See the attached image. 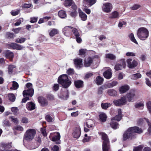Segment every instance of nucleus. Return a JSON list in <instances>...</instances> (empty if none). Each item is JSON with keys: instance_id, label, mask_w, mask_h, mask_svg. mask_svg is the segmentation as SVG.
Returning <instances> with one entry per match:
<instances>
[{"instance_id": "nucleus-28", "label": "nucleus", "mask_w": 151, "mask_h": 151, "mask_svg": "<svg viewBox=\"0 0 151 151\" xmlns=\"http://www.w3.org/2000/svg\"><path fill=\"white\" fill-rule=\"evenodd\" d=\"M94 122L91 119L88 120L86 123V125L88 128H92L93 126Z\"/></svg>"}, {"instance_id": "nucleus-9", "label": "nucleus", "mask_w": 151, "mask_h": 151, "mask_svg": "<svg viewBox=\"0 0 151 151\" xmlns=\"http://www.w3.org/2000/svg\"><path fill=\"white\" fill-rule=\"evenodd\" d=\"M34 90L32 88H28L26 90H24L23 92V94L24 97H25L27 96H29L31 97L34 94Z\"/></svg>"}, {"instance_id": "nucleus-40", "label": "nucleus", "mask_w": 151, "mask_h": 151, "mask_svg": "<svg viewBox=\"0 0 151 151\" xmlns=\"http://www.w3.org/2000/svg\"><path fill=\"white\" fill-rule=\"evenodd\" d=\"M73 2V0H65L64 4L65 6H69L71 5Z\"/></svg>"}, {"instance_id": "nucleus-17", "label": "nucleus", "mask_w": 151, "mask_h": 151, "mask_svg": "<svg viewBox=\"0 0 151 151\" xmlns=\"http://www.w3.org/2000/svg\"><path fill=\"white\" fill-rule=\"evenodd\" d=\"M103 75L106 78L110 79L112 77L111 70L110 69L107 70L104 73Z\"/></svg>"}, {"instance_id": "nucleus-49", "label": "nucleus", "mask_w": 151, "mask_h": 151, "mask_svg": "<svg viewBox=\"0 0 151 151\" xmlns=\"http://www.w3.org/2000/svg\"><path fill=\"white\" fill-rule=\"evenodd\" d=\"M122 118V116H120L119 115H117L116 116L114 117H112L111 120L112 121L113 120H116L118 121H120Z\"/></svg>"}, {"instance_id": "nucleus-24", "label": "nucleus", "mask_w": 151, "mask_h": 151, "mask_svg": "<svg viewBox=\"0 0 151 151\" xmlns=\"http://www.w3.org/2000/svg\"><path fill=\"white\" fill-rule=\"evenodd\" d=\"M59 30L55 28L52 29L49 32V35L50 37H53L59 33Z\"/></svg>"}, {"instance_id": "nucleus-48", "label": "nucleus", "mask_w": 151, "mask_h": 151, "mask_svg": "<svg viewBox=\"0 0 151 151\" xmlns=\"http://www.w3.org/2000/svg\"><path fill=\"white\" fill-rule=\"evenodd\" d=\"M9 99L12 101H14L15 99V97L13 94H9L8 95Z\"/></svg>"}, {"instance_id": "nucleus-14", "label": "nucleus", "mask_w": 151, "mask_h": 151, "mask_svg": "<svg viewBox=\"0 0 151 151\" xmlns=\"http://www.w3.org/2000/svg\"><path fill=\"white\" fill-rule=\"evenodd\" d=\"M38 101L39 103L42 106H46L48 104V102L47 100L44 97H39Z\"/></svg>"}, {"instance_id": "nucleus-15", "label": "nucleus", "mask_w": 151, "mask_h": 151, "mask_svg": "<svg viewBox=\"0 0 151 151\" xmlns=\"http://www.w3.org/2000/svg\"><path fill=\"white\" fill-rule=\"evenodd\" d=\"M93 61V58H92L88 57L86 58L84 61V65L86 67L90 66L92 63Z\"/></svg>"}, {"instance_id": "nucleus-58", "label": "nucleus", "mask_w": 151, "mask_h": 151, "mask_svg": "<svg viewBox=\"0 0 151 151\" xmlns=\"http://www.w3.org/2000/svg\"><path fill=\"white\" fill-rule=\"evenodd\" d=\"M10 119H11V121L14 123L17 124L18 122V120L17 118L13 117V116H11Z\"/></svg>"}, {"instance_id": "nucleus-62", "label": "nucleus", "mask_w": 151, "mask_h": 151, "mask_svg": "<svg viewBox=\"0 0 151 151\" xmlns=\"http://www.w3.org/2000/svg\"><path fill=\"white\" fill-rule=\"evenodd\" d=\"M144 106V104L142 103H139L135 105V107L136 108H140L141 107H143Z\"/></svg>"}, {"instance_id": "nucleus-11", "label": "nucleus", "mask_w": 151, "mask_h": 151, "mask_svg": "<svg viewBox=\"0 0 151 151\" xmlns=\"http://www.w3.org/2000/svg\"><path fill=\"white\" fill-rule=\"evenodd\" d=\"M132 59H129L127 60L128 67L130 68H132L136 67L137 65V62L135 60L132 62Z\"/></svg>"}, {"instance_id": "nucleus-20", "label": "nucleus", "mask_w": 151, "mask_h": 151, "mask_svg": "<svg viewBox=\"0 0 151 151\" xmlns=\"http://www.w3.org/2000/svg\"><path fill=\"white\" fill-rule=\"evenodd\" d=\"M129 89V86L125 85L119 88V92L121 93H123L126 92Z\"/></svg>"}, {"instance_id": "nucleus-27", "label": "nucleus", "mask_w": 151, "mask_h": 151, "mask_svg": "<svg viewBox=\"0 0 151 151\" xmlns=\"http://www.w3.org/2000/svg\"><path fill=\"white\" fill-rule=\"evenodd\" d=\"M96 82L98 85L102 84L104 81V79L100 76H98L96 78Z\"/></svg>"}, {"instance_id": "nucleus-34", "label": "nucleus", "mask_w": 151, "mask_h": 151, "mask_svg": "<svg viewBox=\"0 0 151 151\" xmlns=\"http://www.w3.org/2000/svg\"><path fill=\"white\" fill-rule=\"evenodd\" d=\"M111 104L109 103H102L101 106L103 109H106L111 106Z\"/></svg>"}, {"instance_id": "nucleus-54", "label": "nucleus", "mask_w": 151, "mask_h": 151, "mask_svg": "<svg viewBox=\"0 0 151 151\" xmlns=\"http://www.w3.org/2000/svg\"><path fill=\"white\" fill-rule=\"evenodd\" d=\"M14 34L10 32H7L6 33V36L9 39L13 38H14Z\"/></svg>"}, {"instance_id": "nucleus-18", "label": "nucleus", "mask_w": 151, "mask_h": 151, "mask_svg": "<svg viewBox=\"0 0 151 151\" xmlns=\"http://www.w3.org/2000/svg\"><path fill=\"white\" fill-rule=\"evenodd\" d=\"M122 64H118L115 65L114 69L116 70H122L123 68H124L126 66L125 62L123 60L122 61Z\"/></svg>"}, {"instance_id": "nucleus-45", "label": "nucleus", "mask_w": 151, "mask_h": 151, "mask_svg": "<svg viewBox=\"0 0 151 151\" xmlns=\"http://www.w3.org/2000/svg\"><path fill=\"white\" fill-rule=\"evenodd\" d=\"M143 147V145H139L137 147H134L133 149V151H141Z\"/></svg>"}, {"instance_id": "nucleus-23", "label": "nucleus", "mask_w": 151, "mask_h": 151, "mask_svg": "<svg viewBox=\"0 0 151 151\" xmlns=\"http://www.w3.org/2000/svg\"><path fill=\"white\" fill-rule=\"evenodd\" d=\"M55 134L54 136L52 138V140L54 142H58L60 140V136L59 132H56L55 133Z\"/></svg>"}, {"instance_id": "nucleus-19", "label": "nucleus", "mask_w": 151, "mask_h": 151, "mask_svg": "<svg viewBox=\"0 0 151 151\" xmlns=\"http://www.w3.org/2000/svg\"><path fill=\"white\" fill-rule=\"evenodd\" d=\"M4 53L6 58L10 59L11 60H12L14 56V54L12 52L9 50H7L5 51Z\"/></svg>"}, {"instance_id": "nucleus-63", "label": "nucleus", "mask_w": 151, "mask_h": 151, "mask_svg": "<svg viewBox=\"0 0 151 151\" xmlns=\"http://www.w3.org/2000/svg\"><path fill=\"white\" fill-rule=\"evenodd\" d=\"M30 22L32 23H34L37 22V17H32L30 19Z\"/></svg>"}, {"instance_id": "nucleus-25", "label": "nucleus", "mask_w": 151, "mask_h": 151, "mask_svg": "<svg viewBox=\"0 0 151 151\" xmlns=\"http://www.w3.org/2000/svg\"><path fill=\"white\" fill-rule=\"evenodd\" d=\"M83 2L89 6H92L96 2V0H83Z\"/></svg>"}, {"instance_id": "nucleus-33", "label": "nucleus", "mask_w": 151, "mask_h": 151, "mask_svg": "<svg viewBox=\"0 0 151 151\" xmlns=\"http://www.w3.org/2000/svg\"><path fill=\"white\" fill-rule=\"evenodd\" d=\"M110 124L111 127L114 129H116L119 127V124L118 123L114 121L111 122Z\"/></svg>"}, {"instance_id": "nucleus-61", "label": "nucleus", "mask_w": 151, "mask_h": 151, "mask_svg": "<svg viewBox=\"0 0 151 151\" xmlns=\"http://www.w3.org/2000/svg\"><path fill=\"white\" fill-rule=\"evenodd\" d=\"M10 124L9 122L6 120H4L3 122V126H9Z\"/></svg>"}, {"instance_id": "nucleus-44", "label": "nucleus", "mask_w": 151, "mask_h": 151, "mask_svg": "<svg viewBox=\"0 0 151 151\" xmlns=\"http://www.w3.org/2000/svg\"><path fill=\"white\" fill-rule=\"evenodd\" d=\"M129 38L132 42L136 44H138V43L135 39L134 37V35L132 33H131L130 34L129 36Z\"/></svg>"}, {"instance_id": "nucleus-50", "label": "nucleus", "mask_w": 151, "mask_h": 151, "mask_svg": "<svg viewBox=\"0 0 151 151\" xmlns=\"http://www.w3.org/2000/svg\"><path fill=\"white\" fill-rule=\"evenodd\" d=\"M148 123L149 128L148 129V133L150 135H151V122H149L148 120L147 121Z\"/></svg>"}, {"instance_id": "nucleus-32", "label": "nucleus", "mask_w": 151, "mask_h": 151, "mask_svg": "<svg viewBox=\"0 0 151 151\" xmlns=\"http://www.w3.org/2000/svg\"><path fill=\"white\" fill-rule=\"evenodd\" d=\"M107 93L109 95L111 96H115L117 95V92L113 89H110L108 90L107 91Z\"/></svg>"}, {"instance_id": "nucleus-12", "label": "nucleus", "mask_w": 151, "mask_h": 151, "mask_svg": "<svg viewBox=\"0 0 151 151\" xmlns=\"http://www.w3.org/2000/svg\"><path fill=\"white\" fill-rule=\"evenodd\" d=\"M9 48H12L19 50H22L24 48L22 46L15 43H11L9 44Z\"/></svg>"}, {"instance_id": "nucleus-57", "label": "nucleus", "mask_w": 151, "mask_h": 151, "mask_svg": "<svg viewBox=\"0 0 151 151\" xmlns=\"http://www.w3.org/2000/svg\"><path fill=\"white\" fill-rule=\"evenodd\" d=\"M140 7L139 5L135 4L132 7L131 9L133 10H136L138 9Z\"/></svg>"}, {"instance_id": "nucleus-56", "label": "nucleus", "mask_w": 151, "mask_h": 151, "mask_svg": "<svg viewBox=\"0 0 151 151\" xmlns=\"http://www.w3.org/2000/svg\"><path fill=\"white\" fill-rule=\"evenodd\" d=\"M59 88V85L58 84H54L52 88L53 90L55 91L58 90Z\"/></svg>"}, {"instance_id": "nucleus-36", "label": "nucleus", "mask_w": 151, "mask_h": 151, "mask_svg": "<svg viewBox=\"0 0 151 151\" xmlns=\"http://www.w3.org/2000/svg\"><path fill=\"white\" fill-rule=\"evenodd\" d=\"M105 57L109 59L113 60L115 59L116 56L112 54L108 53L106 54Z\"/></svg>"}, {"instance_id": "nucleus-4", "label": "nucleus", "mask_w": 151, "mask_h": 151, "mask_svg": "<svg viewBox=\"0 0 151 151\" xmlns=\"http://www.w3.org/2000/svg\"><path fill=\"white\" fill-rule=\"evenodd\" d=\"M36 133V130L34 129H27L24 134L23 141H32L34 139Z\"/></svg>"}, {"instance_id": "nucleus-31", "label": "nucleus", "mask_w": 151, "mask_h": 151, "mask_svg": "<svg viewBox=\"0 0 151 151\" xmlns=\"http://www.w3.org/2000/svg\"><path fill=\"white\" fill-rule=\"evenodd\" d=\"M141 75L140 73H137L131 75L130 76V78L132 79L136 80L141 78Z\"/></svg>"}, {"instance_id": "nucleus-51", "label": "nucleus", "mask_w": 151, "mask_h": 151, "mask_svg": "<svg viewBox=\"0 0 151 151\" xmlns=\"http://www.w3.org/2000/svg\"><path fill=\"white\" fill-rule=\"evenodd\" d=\"M46 120L48 122H52V118L50 115H47L45 117Z\"/></svg>"}, {"instance_id": "nucleus-46", "label": "nucleus", "mask_w": 151, "mask_h": 151, "mask_svg": "<svg viewBox=\"0 0 151 151\" xmlns=\"http://www.w3.org/2000/svg\"><path fill=\"white\" fill-rule=\"evenodd\" d=\"M13 129L19 131H23L24 130L23 127L20 126H17L14 127L13 128Z\"/></svg>"}, {"instance_id": "nucleus-42", "label": "nucleus", "mask_w": 151, "mask_h": 151, "mask_svg": "<svg viewBox=\"0 0 151 151\" xmlns=\"http://www.w3.org/2000/svg\"><path fill=\"white\" fill-rule=\"evenodd\" d=\"M119 17V15L118 12L117 11H114L111 14V18H118Z\"/></svg>"}, {"instance_id": "nucleus-22", "label": "nucleus", "mask_w": 151, "mask_h": 151, "mask_svg": "<svg viewBox=\"0 0 151 151\" xmlns=\"http://www.w3.org/2000/svg\"><path fill=\"white\" fill-rule=\"evenodd\" d=\"M74 83L75 86L77 88H82L83 86V82L81 80H77L74 81Z\"/></svg>"}, {"instance_id": "nucleus-5", "label": "nucleus", "mask_w": 151, "mask_h": 151, "mask_svg": "<svg viewBox=\"0 0 151 151\" xmlns=\"http://www.w3.org/2000/svg\"><path fill=\"white\" fill-rule=\"evenodd\" d=\"M137 35L140 40H145L148 37L149 32L146 28H140L137 31Z\"/></svg>"}, {"instance_id": "nucleus-13", "label": "nucleus", "mask_w": 151, "mask_h": 151, "mask_svg": "<svg viewBox=\"0 0 151 151\" xmlns=\"http://www.w3.org/2000/svg\"><path fill=\"white\" fill-rule=\"evenodd\" d=\"M81 133L80 128L79 127L75 128L74 132L73 133V135L74 138H78L80 136Z\"/></svg>"}, {"instance_id": "nucleus-41", "label": "nucleus", "mask_w": 151, "mask_h": 151, "mask_svg": "<svg viewBox=\"0 0 151 151\" xmlns=\"http://www.w3.org/2000/svg\"><path fill=\"white\" fill-rule=\"evenodd\" d=\"M72 32L73 34L76 37H79L80 34L78 32V29L75 28H73L72 29Z\"/></svg>"}, {"instance_id": "nucleus-39", "label": "nucleus", "mask_w": 151, "mask_h": 151, "mask_svg": "<svg viewBox=\"0 0 151 151\" xmlns=\"http://www.w3.org/2000/svg\"><path fill=\"white\" fill-rule=\"evenodd\" d=\"M12 83V87H11L10 89L14 90L17 89L19 87L18 83L15 81H13Z\"/></svg>"}, {"instance_id": "nucleus-29", "label": "nucleus", "mask_w": 151, "mask_h": 151, "mask_svg": "<svg viewBox=\"0 0 151 151\" xmlns=\"http://www.w3.org/2000/svg\"><path fill=\"white\" fill-rule=\"evenodd\" d=\"M79 16L82 20L85 21L86 20L87 16L85 13L81 10L79 12Z\"/></svg>"}, {"instance_id": "nucleus-8", "label": "nucleus", "mask_w": 151, "mask_h": 151, "mask_svg": "<svg viewBox=\"0 0 151 151\" xmlns=\"http://www.w3.org/2000/svg\"><path fill=\"white\" fill-rule=\"evenodd\" d=\"M125 96L129 102H131L132 100L135 97V92L134 90H132Z\"/></svg>"}, {"instance_id": "nucleus-1", "label": "nucleus", "mask_w": 151, "mask_h": 151, "mask_svg": "<svg viewBox=\"0 0 151 151\" xmlns=\"http://www.w3.org/2000/svg\"><path fill=\"white\" fill-rule=\"evenodd\" d=\"M143 130L137 127H134L129 128L125 132L123 135V139L126 140L129 138H132L134 133L140 134L142 133Z\"/></svg>"}, {"instance_id": "nucleus-2", "label": "nucleus", "mask_w": 151, "mask_h": 151, "mask_svg": "<svg viewBox=\"0 0 151 151\" xmlns=\"http://www.w3.org/2000/svg\"><path fill=\"white\" fill-rule=\"evenodd\" d=\"M58 81V83L65 88L69 87L71 83L70 79L66 74H63L60 76Z\"/></svg>"}, {"instance_id": "nucleus-38", "label": "nucleus", "mask_w": 151, "mask_h": 151, "mask_svg": "<svg viewBox=\"0 0 151 151\" xmlns=\"http://www.w3.org/2000/svg\"><path fill=\"white\" fill-rule=\"evenodd\" d=\"M99 118L102 122H105L106 120V116L105 114L101 113L99 115Z\"/></svg>"}, {"instance_id": "nucleus-43", "label": "nucleus", "mask_w": 151, "mask_h": 151, "mask_svg": "<svg viewBox=\"0 0 151 151\" xmlns=\"http://www.w3.org/2000/svg\"><path fill=\"white\" fill-rule=\"evenodd\" d=\"M26 39L25 38L20 37L17 38L15 42L18 43H22L24 42L26 40Z\"/></svg>"}, {"instance_id": "nucleus-64", "label": "nucleus", "mask_w": 151, "mask_h": 151, "mask_svg": "<svg viewBox=\"0 0 151 151\" xmlns=\"http://www.w3.org/2000/svg\"><path fill=\"white\" fill-rule=\"evenodd\" d=\"M21 122L22 123H27L28 122V120L27 118L23 117L22 118Z\"/></svg>"}, {"instance_id": "nucleus-7", "label": "nucleus", "mask_w": 151, "mask_h": 151, "mask_svg": "<svg viewBox=\"0 0 151 151\" xmlns=\"http://www.w3.org/2000/svg\"><path fill=\"white\" fill-rule=\"evenodd\" d=\"M112 9V5L109 3H106L103 4L102 6V10L106 13L110 12Z\"/></svg>"}, {"instance_id": "nucleus-53", "label": "nucleus", "mask_w": 151, "mask_h": 151, "mask_svg": "<svg viewBox=\"0 0 151 151\" xmlns=\"http://www.w3.org/2000/svg\"><path fill=\"white\" fill-rule=\"evenodd\" d=\"M79 52L80 55H85L86 52V50L84 49H81L79 50Z\"/></svg>"}, {"instance_id": "nucleus-3", "label": "nucleus", "mask_w": 151, "mask_h": 151, "mask_svg": "<svg viewBox=\"0 0 151 151\" xmlns=\"http://www.w3.org/2000/svg\"><path fill=\"white\" fill-rule=\"evenodd\" d=\"M99 135L102 136V139L103 140L102 144L103 151H109L110 150L109 141L107 135L105 133L100 132Z\"/></svg>"}, {"instance_id": "nucleus-26", "label": "nucleus", "mask_w": 151, "mask_h": 151, "mask_svg": "<svg viewBox=\"0 0 151 151\" xmlns=\"http://www.w3.org/2000/svg\"><path fill=\"white\" fill-rule=\"evenodd\" d=\"M16 68V66L11 65H9L8 67V72L9 74H11L12 73L13 71L15 70Z\"/></svg>"}, {"instance_id": "nucleus-16", "label": "nucleus", "mask_w": 151, "mask_h": 151, "mask_svg": "<svg viewBox=\"0 0 151 151\" xmlns=\"http://www.w3.org/2000/svg\"><path fill=\"white\" fill-rule=\"evenodd\" d=\"M82 59L80 58H76L74 60V64L76 67L77 68L81 67V65H82Z\"/></svg>"}, {"instance_id": "nucleus-35", "label": "nucleus", "mask_w": 151, "mask_h": 151, "mask_svg": "<svg viewBox=\"0 0 151 151\" xmlns=\"http://www.w3.org/2000/svg\"><path fill=\"white\" fill-rule=\"evenodd\" d=\"M58 15L61 18H64L66 16V12L63 10H60L58 12Z\"/></svg>"}, {"instance_id": "nucleus-30", "label": "nucleus", "mask_w": 151, "mask_h": 151, "mask_svg": "<svg viewBox=\"0 0 151 151\" xmlns=\"http://www.w3.org/2000/svg\"><path fill=\"white\" fill-rule=\"evenodd\" d=\"M118 84V82L116 81H113L111 83H109L105 84L107 88H112L116 86Z\"/></svg>"}, {"instance_id": "nucleus-52", "label": "nucleus", "mask_w": 151, "mask_h": 151, "mask_svg": "<svg viewBox=\"0 0 151 151\" xmlns=\"http://www.w3.org/2000/svg\"><path fill=\"white\" fill-rule=\"evenodd\" d=\"M59 147L56 145H54L51 148V150L53 151H59Z\"/></svg>"}, {"instance_id": "nucleus-10", "label": "nucleus", "mask_w": 151, "mask_h": 151, "mask_svg": "<svg viewBox=\"0 0 151 151\" xmlns=\"http://www.w3.org/2000/svg\"><path fill=\"white\" fill-rule=\"evenodd\" d=\"M73 27L71 26H66L63 29V32L67 36H69L71 34V29Z\"/></svg>"}, {"instance_id": "nucleus-59", "label": "nucleus", "mask_w": 151, "mask_h": 151, "mask_svg": "<svg viewBox=\"0 0 151 151\" xmlns=\"http://www.w3.org/2000/svg\"><path fill=\"white\" fill-rule=\"evenodd\" d=\"M147 108L150 113H151V102L148 101L147 103Z\"/></svg>"}, {"instance_id": "nucleus-60", "label": "nucleus", "mask_w": 151, "mask_h": 151, "mask_svg": "<svg viewBox=\"0 0 151 151\" xmlns=\"http://www.w3.org/2000/svg\"><path fill=\"white\" fill-rule=\"evenodd\" d=\"M11 111L14 113V114H16L17 111H18V109L16 107H12L11 108Z\"/></svg>"}, {"instance_id": "nucleus-47", "label": "nucleus", "mask_w": 151, "mask_h": 151, "mask_svg": "<svg viewBox=\"0 0 151 151\" xmlns=\"http://www.w3.org/2000/svg\"><path fill=\"white\" fill-rule=\"evenodd\" d=\"M11 144V143L10 144L2 143L1 144V147L4 148H10L12 147Z\"/></svg>"}, {"instance_id": "nucleus-37", "label": "nucleus", "mask_w": 151, "mask_h": 151, "mask_svg": "<svg viewBox=\"0 0 151 151\" xmlns=\"http://www.w3.org/2000/svg\"><path fill=\"white\" fill-rule=\"evenodd\" d=\"M107 88L105 85L102 86L98 88V94H102L103 93V91Z\"/></svg>"}, {"instance_id": "nucleus-21", "label": "nucleus", "mask_w": 151, "mask_h": 151, "mask_svg": "<svg viewBox=\"0 0 151 151\" xmlns=\"http://www.w3.org/2000/svg\"><path fill=\"white\" fill-rule=\"evenodd\" d=\"M26 107L28 110H32L35 109V105L32 102H29L27 104Z\"/></svg>"}, {"instance_id": "nucleus-6", "label": "nucleus", "mask_w": 151, "mask_h": 151, "mask_svg": "<svg viewBox=\"0 0 151 151\" xmlns=\"http://www.w3.org/2000/svg\"><path fill=\"white\" fill-rule=\"evenodd\" d=\"M113 102L114 104L116 106H119L125 105L126 104L127 101L125 96H123L120 99L118 100H115Z\"/></svg>"}, {"instance_id": "nucleus-55", "label": "nucleus", "mask_w": 151, "mask_h": 151, "mask_svg": "<svg viewBox=\"0 0 151 151\" xmlns=\"http://www.w3.org/2000/svg\"><path fill=\"white\" fill-rule=\"evenodd\" d=\"M65 94L66 95V96H63V98L64 100H66L68 98L69 92L68 90H65Z\"/></svg>"}]
</instances>
